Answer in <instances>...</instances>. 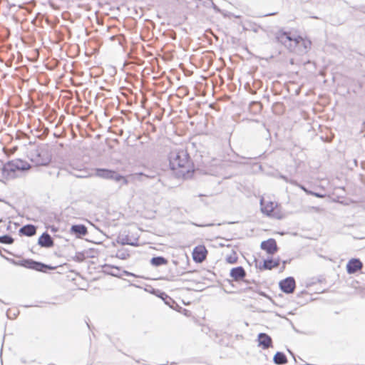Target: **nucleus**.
I'll return each instance as SVG.
<instances>
[{
    "mask_svg": "<svg viewBox=\"0 0 365 365\" xmlns=\"http://www.w3.org/2000/svg\"><path fill=\"white\" fill-rule=\"evenodd\" d=\"M169 163L171 170L178 178H185L192 169L190 156L184 149H175L170 151Z\"/></svg>",
    "mask_w": 365,
    "mask_h": 365,
    "instance_id": "obj_1",
    "label": "nucleus"
},
{
    "mask_svg": "<svg viewBox=\"0 0 365 365\" xmlns=\"http://www.w3.org/2000/svg\"><path fill=\"white\" fill-rule=\"evenodd\" d=\"M28 158L36 166H46L51 160V154L46 146H41L30 150Z\"/></svg>",
    "mask_w": 365,
    "mask_h": 365,
    "instance_id": "obj_2",
    "label": "nucleus"
},
{
    "mask_svg": "<svg viewBox=\"0 0 365 365\" xmlns=\"http://www.w3.org/2000/svg\"><path fill=\"white\" fill-rule=\"evenodd\" d=\"M95 175L103 179L113 180L115 182L122 181L123 185H127L128 182L124 176L112 170L97 168L96 169Z\"/></svg>",
    "mask_w": 365,
    "mask_h": 365,
    "instance_id": "obj_3",
    "label": "nucleus"
},
{
    "mask_svg": "<svg viewBox=\"0 0 365 365\" xmlns=\"http://www.w3.org/2000/svg\"><path fill=\"white\" fill-rule=\"evenodd\" d=\"M31 168L30 164L21 159H15L6 163L3 167V173L9 175L10 173H15L17 170L24 171Z\"/></svg>",
    "mask_w": 365,
    "mask_h": 365,
    "instance_id": "obj_4",
    "label": "nucleus"
},
{
    "mask_svg": "<svg viewBox=\"0 0 365 365\" xmlns=\"http://www.w3.org/2000/svg\"><path fill=\"white\" fill-rule=\"evenodd\" d=\"M278 41L284 45L288 49L292 51L297 46V40L296 36H292L290 34L283 32L277 36Z\"/></svg>",
    "mask_w": 365,
    "mask_h": 365,
    "instance_id": "obj_5",
    "label": "nucleus"
},
{
    "mask_svg": "<svg viewBox=\"0 0 365 365\" xmlns=\"http://www.w3.org/2000/svg\"><path fill=\"white\" fill-rule=\"evenodd\" d=\"M281 290L286 294L293 293L295 289V280L292 277H288L279 283Z\"/></svg>",
    "mask_w": 365,
    "mask_h": 365,
    "instance_id": "obj_6",
    "label": "nucleus"
},
{
    "mask_svg": "<svg viewBox=\"0 0 365 365\" xmlns=\"http://www.w3.org/2000/svg\"><path fill=\"white\" fill-rule=\"evenodd\" d=\"M22 266L32 269L36 271L45 272V269H52V267L43 263L34 261L32 259H26L21 264Z\"/></svg>",
    "mask_w": 365,
    "mask_h": 365,
    "instance_id": "obj_7",
    "label": "nucleus"
},
{
    "mask_svg": "<svg viewBox=\"0 0 365 365\" xmlns=\"http://www.w3.org/2000/svg\"><path fill=\"white\" fill-rule=\"evenodd\" d=\"M260 247L269 255H273L277 250L276 241L272 238L262 242Z\"/></svg>",
    "mask_w": 365,
    "mask_h": 365,
    "instance_id": "obj_8",
    "label": "nucleus"
},
{
    "mask_svg": "<svg viewBox=\"0 0 365 365\" xmlns=\"http://www.w3.org/2000/svg\"><path fill=\"white\" fill-rule=\"evenodd\" d=\"M207 255V250L204 246L196 247L192 252V257L195 262H203Z\"/></svg>",
    "mask_w": 365,
    "mask_h": 365,
    "instance_id": "obj_9",
    "label": "nucleus"
},
{
    "mask_svg": "<svg viewBox=\"0 0 365 365\" xmlns=\"http://www.w3.org/2000/svg\"><path fill=\"white\" fill-rule=\"evenodd\" d=\"M362 262L356 258L350 259L346 264V271L349 274H354L362 268Z\"/></svg>",
    "mask_w": 365,
    "mask_h": 365,
    "instance_id": "obj_10",
    "label": "nucleus"
},
{
    "mask_svg": "<svg viewBox=\"0 0 365 365\" xmlns=\"http://www.w3.org/2000/svg\"><path fill=\"white\" fill-rule=\"evenodd\" d=\"M260 205L262 212L269 216L272 215L277 205V203L271 201L266 202L264 199H261Z\"/></svg>",
    "mask_w": 365,
    "mask_h": 365,
    "instance_id": "obj_11",
    "label": "nucleus"
},
{
    "mask_svg": "<svg viewBox=\"0 0 365 365\" xmlns=\"http://www.w3.org/2000/svg\"><path fill=\"white\" fill-rule=\"evenodd\" d=\"M38 245L43 247H51L53 246V240L51 235L47 232H43L39 237Z\"/></svg>",
    "mask_w": 365,
    "mask_h": 365,
    "instance_id": "obj_12",
    "label": "nucleus"
},
{
    "mask_svg": "<svg viewBox=\"0 0 365 365\" xmlns=\"http://www.w3.org/2000/svg\"><path fill=\"white\" fill-rule=\"evenodd\" d=\"M70 232L77 237L85 236L88 233L87 227L83 225H73L70 229Z\"/></svg>",
    "mask_w": 365,
    "mask_h": 365,
    "instance_id": "obj_13",
    "label": "nucleus"
},
{
    "mask_svg": "<svg viewBox=\"0 0 365 365\" xmlns=\"http://www.w3.org/2000/svg\"><path fill=\"white\" fill-rule=\"evenodd\" d=\"M230 277L235 280V281H239L242 279L245 275L246 272L245 269L241 267H234L230 270Z\"/></svg>",
    "mask_w": 365,
    "mask_h": 365,
    "instance_id": "obj_14",
    "label": "nucleus"
},
{
    "mask_svg": "<svg viewBox=\"0 0 365 365\" xmlns=\"http://www.w3.org/2000/svg\"><path fill=\"white\" fill-rule=\"evenodd\" d=\"M272 338L265 333H260L258 335L259 346H262L263 349H268L272 346Z\"/></svg>",
    "mask_w": 365,
    "mask_h": 365,
    "instance_id": "obj_15",
    "label": "nucleus"
},
{
    "mask_svg": "<svg viewBox=\"0 0 365 365\" xmlns=\"http://www.w3.org/2000/svg\"><path fill=\"white\" fill-rule=\"evenodd\" d=\"M20 233L28 237L34 235L36 232V228L33 225H26L23 226L20 230Z\"/></svg>",
    "mask_w": 365,
    "mask_h": 365,
    "instance_id": "obj_16",
    "label": "nucleus"
},
{
    "mask_svg": "<svg viewBox=\"0 0 365 365\" xmlns=\"http://www.w3.org/2000/svg\"><path fill=\"white\" fill-rule=\"evenodd\" d=\"M273 361L277 365H282L287 362V359L284 353L277 351L274 356Z\"/></svg>",
    "mask_w": 365,
    "mask_h": 365,
    "instance_id": "obj_17",
    "label": "nucleus"
},
{
    "mask_svg": "<svg viewBox=\"0 0 365 365\" xmlns=\"http://www.w3.org/2000/svg\"><path fill=\"white\" fill-rule=\"evenodd\" d=\"M279 265V260H273L272 259H266L264 261L263 267L265 269H272V268L277 267Z\"/></svg>",
    "mask_w": 365,
    "mask_h": 365,
    "instance_id": "obj_18",
    "label": "nucleus"
},
{
    "mask_svg": "<svg viewBox=\"0 0 365 365\" xmlns=\"http://www.w3.org/2000/svg\"><path fill=\"white\" fill-rule=\"evenodd\" d=\"M296 40H297V46H303L304 51H307L311 46V41L307 39H304L301 36H296Z\"/></svg>",
    "mask_w": 365,
    "mask_h": 365,
    "instance_id": "obj_19",
    "label": "nucleus"
},
{
    "mask_svg": "<svg viewBox=\"0 0 365 365\" xmlns=\"http://www.w3.org/2000/svg\"><path fill=\"white\" fill-rule=\"evenodd\" d=\"M150 263L155 267H159L166 264L168 263V260L163 257L158 256L153 257L150 260Z\"/></svg>",
    "mask_w": 365,
    "mask_h": 365,
    "instance_id": "obj_20",
    "label": "nucleus"
},
{
    "mask_svg": "<svg viewBox=\"0 0 365 365\" xmlns=\"http://www.w3.org/2000/svg\"><path fill=\"white\" fill-rule=\"evenodd\" d=\"M118 242L123 245H132V246H136L138 245L137 242H134L131 241L129 236H125V237L120 238V240L118 241Z\"/></svg>",
    "mask_w": 365,
    "mask_h": 365,
    "instance_id": "obj_21",
    "label": "nucleus"
},
{
    "mask_svg": "<svg viewBox=\"0 0 365 365\" xmlns=\"http://www.w3.org/2000/svg\"><path fill=\"white\" fill-rule=\"evenodd\" d=\"M14 242V239L7 235L0 237V243L10 245Z\"/></svg>",
    "mask_w": 365,
    "mask_h": 365,
    "instance_id": "obj_22",
    "label": "nucleus"
},
{
    "mask_svg": "<svg viewBox=\"0 0 365 365\" xmlns=\"http://www.w3.org/2000/svg\"><path fill=\"white\" fill-rule=\"evenodd\" d=\"M226 261L229 264H235L237 261V257L236 256L235 253H233L232 255H230L226 257Z\"/></svg>",
    "mask_w": 365,
    "mask_h": 365,
    "instance_id": "obj_23",
    "label": "nucleus"
},
{
    "mask_svg": "<svg viewBox=\"0 0 365 365\" xmlns=\"http://www.w3.org/2000/svg\"><path fill=\"white\" fill-rule=\"evenodd\" d=\"M129 256V254L126 251H118L116 257L121 259H125Z\"/></svg>",
    "mask_w": 365,
    "mask_h": 365,
    "instance_id": "obj_24",
    "label": "nucleus"
},
{
    "mask_svg": "<svg viewBox=\"0 0 365 365\" xmlns=\"http://www.w3.org/2000/svg\"><path fill=\"white\" fill-rule=\"evenodd\" d=\"M291 183L298 186L300 189H302L304 192H305L307 195H310L312 193V191L307 189L304 185H299L295 181H290Z\"/></svg>",
    "mask_w": 365,
    "mask_h": 365,
    "instance_id": "obj_25",
    "label": "nucleus"
},
{
    "mask_svg": "<svg viewBox=\"0 0 365 365\" xmlns=\"http://www.w3.org/2000/svg\"><path fill=\"white\" fill-rule=\"evenodd\" d=\"M113 268L114 270L110 273V274L115 277H121L122 274H120V269L117 267H113Z\"/></svg>",
    "mask_w": 365,
    "mask_h": 365,
    "instance_id": "obj_26",
    "label": "nucleus"
},
{
    "mask_svg": "<svg viewBox=\"0 0 365 365\" xmlns=\"http://www.w3.org/2000/svg\"><path fill=\"white\" fill-rule=\"evenodd\" d=\"M143 177H144V178H149L148 175H145V174H143V173H135V174H134V175H133V178H134L135 179L138 180H143L141 178H143Z\"/></svg>",
    "mask_w": 365,
    "mask_h": 365,
    "instance_id": "obj_27",
    "label": "nucleus"
},
{
    "mask_svg": "<svg viewBox=\"0 0 365 365\" xmlns=\"http://www.w3.org/2000/svg\"><path fill=\"white\" fill-rule=\"evenodd\" d=\"M165 302V304H169V302L171 301V298H170L167 294L165 293H161L160 296Z\"/></svg>",
    "mask_w": 365,
    "mask_h": 365,
    "instance_id": "obj_28",
    "label": "nucleus"
},
{
    "mask_svg": "<svg viewBox=\"0 0 365 365\" xmlns=\"http://www.w3.org/2000/svg\"><path fill=\"white\" fill-rule=\"evenodd\" d=\"M76 261L82 262L84 259V255L82 253H78L75 256Z\"/></svg>",
    "mask_w": 365,
    "mask_h": 365,
    "instance_id": "obj_29",
    "label": "nucleus"
},
{
    "mask_svg": "<svg viewBox=\"0 0 365 365\" xmlns=\"http://www.w3.org/2000/svg\"><path fill=\"white\" fill-rule=\"evenodd\" d=\"M210 3L211 7L217 12H219L220 9L214 4L212 0H208Z\"/></svg>",
    "mask_w": 365,
    "mask_h": 365,
    "instance_id": "obj_30",
    "label": "nucleus"
},
{
    "mask_svg": "<svg viewBox=\"0 0 365 365\" xmlns=\"http://www.w3.org/2000/svg\"><path fill=\"white\" fill-rule=\"evenodd\" d=\"M310 195H313V196H315L317 197H319V198H324L325 197V195H323V194H321V193H319V192H313V191H312V193Z\"/></svg>",
    "mask_w": 365,
    "mask_h": 365,
    "instance_id": "obj_31",
    "label": "nucleus"
},
{
    "mask_svg": "<svg viewBox=\"0 0 365 365\" xmlns=\"http://www.w3.org/2000/svg\"><path fill=\"white\" fill-rule=\"evenodd\" d=\"M122 273H123V274L126 275V276H133V277H135V275L134 274H133V273H131V272H128V271H125V270H123V271L122 272Z\"/></svg>",
    "mask_w": 365,
    "mask_h": 365,
    "instance_id": "obj_32",
    "label": "nucleus"
},
{
    "mask_svg": "<svg viewBox=\"0 0 365 365\" xmlns=\"http://www.w3.org/2000/svg\"><path fill=\"white\" fill-rule=\"evenodd\" d=\"M78 178H86L87 177L88 175H84V173H82V175H76Z\"/></svg>",
    "mask_w": 365,
    "mask_h": 365,
    "instance_id": "obj_33",
    "label": "nucleus"
},
{
    "mask_svg": "<svg viewBox=\"0 0 365 365\" xmlns=\"http://www.w3.org/2000/svg\"><path fill=\"white\" fill-rule=\"evenodd\" d=\"M282 178H283L284 180H286L287 182H288L287 178L286 177H284V176H282Z\"/></svg>",
    "mask_w": 365,
    "mask_h": 365,
    "instance_id": "obj_34",
    "label": "nucleus"
},
{
    "mask_svg": "<svg viewBox=\"0 0 365 365\" xmlns=\"http://www.w3.org/2000/svg\"><path fill=\"white\" fill-rule=\"evenodd\" d=\"M249 159L256 158V157H249Z\"/></svg>",
    "mask_w": 365,
    "mask_h": 365,
    "instance_id": "obj_35",
    "label": "nucleus"
},
{
    "mask_svg": "<svg viewBox=\"0 0 365 365\" xmlns=\"http://www.w3.org/2000/svg\"><path fill=\"white\" fill-rule=\"evenodd\" d=\"M313 209H314L315 210H319L318 207H313Z\"/></svg>",
    "mask_w": 365,
    "mask_h": 365,
    "instance_id": "obj_36",
    "label": "nucleus"
},
{
    "mask_svg": "<svg viewBox=\"0 0 365 365\" xmlns=\"http://www.w3.org/2000/svg\"><path fill=\"white\" fill-rule=\"evenodd\" d=\"M2 221V220H0V222Z\"/></svg>",
    "mask_w": 365,
    "mask_h": 365,
    "instance_id": "obj_37",
    "label": "nucleus"
}]
</instances>
